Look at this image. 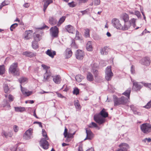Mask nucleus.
<instances>
[{
	"instance_id": "f257e3e1",
	"label": "nucleus",
	"mask_w": 151,
	"mask_h": 151,
	"mask_svg": "<svg viewBox=\"0 0 151 151\" xmlns=\"http://www.w3.org/2000/svg\"><path fill=\"white\" fill-rule=\"evenodd\" d=\"M108 116V113L103 108L98 114H95L93 117L94 120L99 125H101L105 122V118Z\"/></svg>"
},
{
	"instance_id": "f03ea898",
	"label": "nucleus",
	"mask_w": 151,
	"mask_h": 151,
	"mask_svg": "<svg viewBox=\"0 0 151 151\" xmlns=\"http://www.w3.org/2000/svg\"><path fill=\"white\" fill-rule=\"evenodd\" d=\"M113 98L114 106H119L120 105H124L128 102V99L124 96L118 98L116 96L114 95Z\"/></svg>"
},
{
	"instance_id": "7ed1b4c3",
	"label": "nucleus",
	"mask_w": 151,
	"mask_h": 151,
	"mask_svg": "<svg viewBox=\"0 0 151 151\" xmlns=\"http://www.w3.org/2000/svg\"><path fill=\"white\" fill-rule=\"evenodd\" d=\"M9 72L10 73L14 76H18L19 75V70L18 68V63H13L9 68Z\"/></svg>"
},
{
	"instance_id": "20e7f679",
	"label": "nucleus",
	"mask_w": 151,
	"mask_h": 151,
	"mask_svg": "<svg viewBox=\"0 0 151 151\" xmlns=\"http://www.w3.org/2000/svg\"><path fill=\"white\" fill-rule=\"evenodd\" d=\"M140 129L145 134H148L151 131V125L148 123H145L140 125Z\"/></svg>"
},
{
	"instance_id": "39448f33",
	"label": "nucleus",
	"mask_w": 151,
	"mask_h": 151,
	"mask_svg": "<svg viewBox=\"0 0 151 151\" xmlns=\"http://www.w3.org/2000/svg\"><path fill=\"white\" fill-rule=\"evenodd\" d=\"M105 78L108 81L110 80L113 76V73L111 70V66H108L105 70Z\"/></svg>"
},
{
	"instance_id": "423d86ee",
	"label": "nucleus",
	"mask_w": 151,
	"mask_h": 151,
	"mask_svg": "<svg viewBox=\"0 0 151 151\" xmlns=\"http://www.w3.org/2000/svg\"><path fill=\"white\" fill-rule=\"evenodd\" d=\"M41 38V36L39 34H36V36L34 37L35 40L32 42V47L33 49H36L39 47L38 42Z\"/></svg>"
},
{
	"instance_id": "0eeeda50",
	"label": "nucleus",
	"mask_w": 151,
	"mask_h": 151,
	"mask_svg": "<svg viewBox=\"0 0 151 151\" xmlns=\"http://www.w3.org/2000/svg\"><path fill=\"white\" fill-rule=\"evenodd\" d=\"M111 22L112 26L117 29H120L121 27L122 24L119 20L116 18L113 19Z\"/></svg>"
},
{
	"instance_id": "6e6552de",
	"label": "nucleus",
	"mask_w": 151,
	"mask_h": 151,
	"mask_svg": "<svg viewBox=\"0 0 151 151\" xmlns=\"http://www.w3.org/2000/svg\"><path fill=\"white\" fill-rule=\"evenodd\" d=\"M50 34L51 36L53 37H57L58 36L59 33L58 28L57 26L52 27L50 29Z\"/></svg>"
},
{
	"instance_id": "1a4fd4ad",
	"label": "nucleus",
	"mask_w": 151,
	"mask_h": 151,
	"mask_svg": "<svg viewBox=\"0 0 151 151\" xmlns=\"http://www.w3.org/2000/svg\"><path fill=\"white\" fill-rule=\"evenodd\" d=\"M47 140L45 138H42L40 142V146L45 150H47L49 148V145L48 142L47 141Z\"/></svg>"
},
{
	"instance_id": "9d476101",
	"label": "nucleus",
	"mask_w": 151,
	"mask_h": 151,
	"mask_svg": "<svg viewBox=\"0 0 151 151\" xmlns=\"http://www.w3.org/2000/svg\"><path fill=\"white\" fill-rule=\"evenodd\" d=\"M120 148L116 150L115 151H127V150L129 148V146L128 144L123 143H122L119 145Z\"/></svg>"
},
{
	"instance_id": "9b49d317",
	"label": "nucleus",
	"mask_w": 151,
	"mask_h": 151,
	"mask_svg": "<svg viewBox=\"0 0 151 151\" xmlns=\"http://www.w3.org/2000/svg\"><path fill=\"white\" fill-rule=\"evenodd\" d=\"M86 137L84 139L91 140L94 137V134L93 133L91 130L88 128H86Z\"/></svg>"
},
{
	"instance_id": "f8f14e48",
	"label": "nucleus",
	"mask_w": 151,
	"mask_h": 151,
	"mask_svg": "<svg viewBox=\"0 0 151 151\" xmlns=\"http://www.w3.org/2000/svg\"><path fill=\"white\" fill-rule=\"evenodd\" d=\"M140 63L142 65L147 66L150 63V58L147 57L144 58L140 60Z\"/></svg>"
},
{
	"instance_id": "ddd939ff",
	"label": "nucleus",
	"mask_w": 151,
	"mask_h": 151,
	"mask_svg": "<svg viewBox=\"0 0 151 151\" xmlns=\"http://www.w3.org/2000/svg\"><path fill=\"white\" fill-rule=\"evenodd\" d=\"M32 134V130L30 128L27 130L24 133L23 135V137L26 139H28L31 138Z\"/></svg>"
},
{
	"instance_id": "4468645a",
	"label": "nucleus",
	"mask_w": 151,
	"mask_h": 151,
	"mask_svg": "<svg viewBox=\"0 0 151 151\" xmlns=\"http://www.w3.org/2000/svg\"><path fill=\"white\" fill-rule=\"evenodd\" d=\"M76 58L78 60H82L84 56L83 51L81 50H78L76 52Z\"/></svg>"
},
{
	"instance_id": "2eb2a0df",
	"label": "nucleus",
	"mask_w": 151,
	"mask_h": 151,
	"mask_svg": "<svg viewBox=\"0 0 151 151\" xmlns=\"http://www.w3.org/2000/svg\"><path fill=\"white\" fill-rule=\"evenodd\" d=\"M51 75V73L50 70H46L45 73L43 75L44 78L43 81L44 82L48 81Z\"/></svg>"
},
{
	"instance_id": "dca6fc26",
	"label": "nucleus",
	"mask_w": 151,
	"mask_h": 151,
	"mask_svg": "<svg viewBox=\"0 0 151 151\" xmlns=\"http://www.w3.org/2000/svg\"><path fill=\"white\" fill-rule=\"evenodd\" d=\"M53 81L54 83L57 84H60L61 81V78L59 75H56L52 76Z\"/></svg>"
},
{
	"instance_id": "f3484780",
	"label": "nucleus",
	"mask_w": 151,
	"mask_h": 151,
	"mask_svg": "<svg viewBox=\"0 0 151 151\" xmlns=\"http://www.w3.org/2000/svg\"><path fill=\"white\" fill-rule=\"evenodd\" d=\"M130 23L128 21L124 22V25H121V27L120 30L123 31L128 30L130 27Z\"/></svg>"
},
{
	"instance_id": "a211bd4d",
	"label": "nucleus",
	"mask_w": 151,
	"mask_h": 151,
	"mask_svg": "<svg viewBox=\"0 0 151 151\" xmlns=\"http://www.w3.org/2000/svg\"><path fill=\"white\" fill-rule=\"evenodd\" d=\"M131 110L133 111V113L135 114H137L139 116L141 115V113L138 111V109L136 106L133 105H132L129 106Z\"/></svg>"
},
{
	"instance_id": "6ab92c4d",
	"label": "nucleus",
	"mask_w": 151,
	"mask_h": 151,
	"mask_svg": "<svg viewBox=\"0 0 151 151\" xmlns=\"http://www.w3.org/2000/svg\"><path fill=\"white\" fill-rule=\"evenodd\" d=\"M45 53L52 58H53L54 56L56 55V52L51 49H48L45 52Z\"/></svg>"
},
{
	"instance_id": "aec40b11",
	"label": "nucleus",
	"mask_w": 151,
	"mask_h": 151,
	"mask_svg": "<svg viewBox=\"0 0 151 151\" xmlns=\"http://www.w3.org/2000/svg\"><path fill=\"white\" fill-rule=\"evenodd\" d=\"M13 135V134L11 131L5 132L3 131L2 132V136L6 138L12 137Z\"/></svg>"
},
{
	"instance_id": "412c9836",
	"label": "nucleus",
	"mask_w": 151,
	"mask_h": 151,
	"mask_svg": "<svg viewBox=\"0 0 151 151\" xmlns=\"http://www.w3.org/2000/svg\"><path fill=\"white\" fill-rule=\"evenodd\" d=\"M131 80L133 82V88L135 91L139 90L141 88L142 86L138 83L132 81V80Z\"/></svg>"
},
{
	"instance_id": "4be33fe9",
	"label": "nucleus",
	"mask_w": 151,
	"mask_h": 151,
	"mask_svg": "<svg viewBox=\"0 0 151 151\" xmlns=\"http://www.w3.org/2000/svg\"><path fill=\"white\" fill-rule=\"evenodd\" d=\"M32 30L26 31L24 34V38L26 40L29 39L32 36Z\"/></svg>"
},
{
	"instance_id": "5701e85b",
	"label": "nucleus",
	"mask_w": 151,
	"mask_h": 151,
	"mask_svg": "<svg viewBox=\"0 0 151 151\" xmlns=\"http://www.w3.org/2000/svg\"><path fill=\"white\" fill-rule=\"evenodd\" d=\"M120 19L124 20V22L128 21L129 17L128 15L125 13H122L120 17Z\"/></svg>"
},
{
	"instance_id": "b1692460",
	"label": "nucleus",
	"mask_w": 151,
	"mask_h": 151,
	"mask_svg": "<svg viewBox=\"0 0 151 151\" xmlns=\"http://www.w3.org/2000/svg\"><path fill=\"white\" fill-rule=\"evenodd\" d=\"M20 87L21 88V91L23 94L27 96H28L31 94L32 93L31 91H27L26 89L25 88H22L21 84L20 85Z\"/></svg>"
},
{
	"instance_id": "393cba45",
	"label": "nucleus",
	"mask_w": 151,
	"mask_h": 151,
	"mask_svg": "<svg viewBox=\"0 0 151 151\" xmlns=\"http://www.w3.org/2000/svg\"><path fill=\"white\" fill-rule=\"evenodd\" d=\"M58 22L57 19L52 17H50L49 18V23L52 25L56 24Z\"/></svg>"
},
{
	"instance_id": "a878e982",
	"label": "nucleus",
	"mask_w": 151,
	"mask_h": 151,
	"mask_svg": "<svg viewBox=\"0 0 151 151\" xmlns=\"http://www.w3.org/2000/svg\"><path fill=\"white\" fill-rule=\"evenodd\" d=\"M131 89V88H128L126 91L122 93L123 95H124L127 97L126 98V99H128V102H129V99Z\"/></svg>"
},
{
	"instance_id": "bb28decb",
	"label": "nucleus",
	"mask_w": 151,
	"mask_h": 151,
	"mask_svg": "<svg viewBox=\"0 0 151 151\" xmlns=\"http://www.w3.org/2000/svg\"><path fill=\"white\" fill-rule=\"evenodd\" d=\"M22 54L23 55H25L26 56L30 58L33 57L35 55V53H34L32 52L28 51L24 52Z\"/></svg>"
},
{
	"instance_id": "cd10ccee",
	"label": "nucleus",
	"mask_w": 151,
	"mask_h": 151,
	"mask_svg": "<svg viewBox=\"0 0 151 151\" xmlns=\"http://www.w3.org/2000/svg\"><path fill=\"white\" fill-rule=\"evenodd\" d=\"M65 58H70L72 55V52L70 48H68L66 50Z\"/></svg>"
},
{
	"instance_id": "c85d7f7f",
	"label": "nucleus",
	"mask_w": 151,
	"mask_h": 151,
	"mask_svg": "<svg viewBox=\"0 0 151 151\" xmlns=\"http://www.w3.org/2000/svg\"><path fill=\"white\" fill-rule=\"evenodd\" d=\"M108 52V47L107 46L104 47L100 49V53L101 55H106L107 54Z\"/></svg>"
},
{
	"instance_id": "c756f323",
	"label": "nucleus",
	"mask_w": 151,
	"mask_h": 151,
	"mask_svg": "<svg viewBox=\"0 0 151 151\" xmlns=\"http://www.w3.org/2000/svg\"><path fill=\"white\" fill-rule=\"evenodd\" d=\"M86 47L88 51H92L93 50V47L91 42L90 41H88L87 43Z\"/></svg>"
},
{
	"instance_id": "7c9ffc66",
	"label": "nucleus",
	"mask_w": 151,
	"mask_h": 151,
	"mask_svg": "<svg viewBox=\"0 0 151 151\" xmlns=\"http://www.w3.org/2000/svg\"><path fill=\"white\" fill-rule=\"evenodd\" d=\"M65 29L67 32L69 33H73V26L70 25H68L65 26Z\"/></svg>"
},
{
	"instance_id": "2f4dec72",
	"label": "nucleus",
	"mask_w": 151,
	"mask_h": 151,
	"mask_svg": "<svg viewBox=\"0 0 151 151\" xmlns=\"http://www.w3.org/2000/svg\"><path fill=\"white\" fill-rule=\"evenodd\" d=\"M15 111L17 112H22L25 110L24 107L21 106L14 107Z\"/></svg>"
},
{
	"instance_id": "473e14b6",
	"label": "nucleus",
	"mask_w": 151,
	"mask_h": 151,
	"mask_svg": "<svg viewBox=\"0 0 151 151\" xmlns=\"http://www.w3.org/2000/svg\"><path fill=\"white\" fill-rule=\"evenodd\" d=\"M42 2L43 3V6L47 7L50 4L52 3L53 1L51 0H43Z\"/></svg>"
},
{
	"instance_id": "72a5a7b5",
	"label": "nucleus",
	"mask_w": 151,
	"mask_h": 151,
	"mask_svg": "<svg viewBox=\"0 0 151 151\" xmlns=\"http://www.w3.org/2000/svg\"><path fill=\"white\" fill-rule=\"evenodd\" d=\"M27 78L22 77L19 78V83L22 85L24 84L27 82Z\"/></svg>"
},
{
	"instance_id": "f704fd0d",
	"label": "nucleus",
	"mask_w": 151,
	"mask_h": 151,
	"mask_svg": "<svg viewBox=\"0 0 151 151\" xmlns=\"http://www.w3.org/2000/svg\"><path fill=\"white\" fill-rule=\"evenodd\" d=\"M75 78L76 81L79 82L81 81L82 79L84 78V77L80 74H78L76 76Z\"/></svg>"
},
{
	"instance_id": "c9c22d12",
	"label": "nucleus",
	"mask_w": 151,
	"mask_h": 151,
	"mask_svg": "<svg viewBox=\"0 0 151 151\" xmlns=\"http://www.w3.org/2000/svg\"><path fill=\"white\" fill-rule=\"evenodd\" d=\"M65 19V16H63L60 18L57 23V25L58 27L60 26L64 22Z\"/></svg>"
},
{
	"instance_id": "e433bc0d",
	"label": "nucleus",
	"mask_w": 151,
	"mask_h": 151,
	"mask_svg": "<svg viewBox=\"0 0 151 151\" xmlns=\"http://www.w3.org/2000/svg\"><path fill=\"white\" fill-rule=\"evenodd\" d=\"M74 104L76 108L78 110H80L81 109V106L79 101L78 100L74 101Z\"/></svg>"
},
{
	"instance_id": "4c0bfd02",
	"label": "nucleus",
	"mask_w": 151,
	"mask_h": 151,
	"mask_svg": "<svg viewBox=\"0 0 151 151\" xmlns=\"http://www.w3.org/2000/svg\"><path fill=\"white\" fill-rule=\"evenodd\" d=\"M87 78L88 81H91L93 80V76L90 72H88L87 74Z\"/></svg>"
},
{
	"instance_id": "58836bf2",
	"label": "nucleus",
	"mask_w": 151,
	"mask_h": 151,
	"mask_svg": "<svg viewBox=\"0 0 151 151\" xmlns=\"http://www.w3.org/2000/svg\"><path fill=\"white\" fill-rule=\"evenodd\" d=\"M3 88L5 93H7L9 92V89L7 84H4Z\"/></svg>"
},
{
	"instance_id": "ea45409f",
	"label": "nucleus",
	"mask_w": 151,
	"mask_h": 151,
	"mask_svg": "<svg viewBox=\"0 0 151 151\" xmlns=\"http://www.w3.org/2000/svg\"><path fill=\"white\" fill-rule=\"evenodd\" d=\"M5 73V68L4 65H0V75L4 74Z\"/></svg>"
},
{
	"instance_id": "a19ab883",
	"label": "nucleus",
	"mask_w": 151,
	"mask_h": 151,
	"mask_svg": "<svg viewBox=\"0 0 151 151\" xmlns=\"http://www.w3.org/2000/svg\"><path fill=\"white\" fill-rule=\"evenodd\" d=\"M6 105H3L2 106L4 108H6V109L7 110H9L10 109V105L7 100H6Z\"/></svg>"
},
{
	"instance_id": "79ce46f5",
	"label": "nucleus",
	"mask_w": 151,
	"mask_h": 151,
	"mask_svg": "<svg viewBox=\"0 0 151 151\" xmlns=\"http://www.w3.org/2000/svg\"><path fill=\"white\" fill-rule=\"evenodd\" d=\"M136 19L134 18H132L128 22H130V25L132 24L134 28L135 27V26H136L135 24V22H136Z\"/></svg>"
},
{
	"instance_id": "37998d69",
	"label": "nucleus",
	"mask_w": 151,
	"mask_h": 151,
	"mask_svg": "<svg viewBox=\"0 0 151 151\" xmlns=\"http://www.w3.org/2000/svg\"><path fill=\"white\" fill-rule=\"evenodd\" d=\"M42 134L43 137H44V138H45V139H49V138L47 136L46 132L44 129H42Z\"/></svg>"
},
{
	"instance_id": "c03bdc74",
	"label": "nucleus",
	"mask_w": 151,
	"mask_h": 151,
	"mask_svg": "<svg viewBox=\"0 0 151 151\" xmlns=\"http://www.w3.org/2000/svg\"><path fill=\"white\" fill-rule=\"evenodd\" d=\"M85 36L86 37H89V30L88 29H85Z\"/></svg>"
},
{
	"instance_id": "a18cd8bd",
	"label": "nucleus",
	"mask_w": 151,
	"mask_h": 151,
	"mask_svg": "<svg viewBox=\"0 0 151 151\" xmlns=\"http://www.w3.org/2000/svg\"><path fill=\"white\" fill-rule=\"evenodd\" d=\"M81 36V35L79 34V32L78 31L76 30V39L77 40H80Z\"/></svg>"
},
{
	"instance_id": "49530a36",
	"label": "nucleus",
	"mask_w": 151,
	"mask_h": 151,
	"mask_svg": "<svg viewBox=\"0 0 151 151\" xmlns=\"http://www.w3.org/2000/svg\"><path fill=\"white\" fill-rule=\"evenodd\" d=\"M18 25L17 23H14L12 24L10 27V29L11 31H12L13 29L16 27Z\"/></svg>"
},
{
	"instance_id": "de8ad7c7",
	"label": "nucleus",
	"mask_w": 151,
	"mask_h": 151,
	"mask_svg": "<svg viewBox=\"0 0 151 151\" xmlns=\"http://www.w3.org/2000/svg\"><path fill=\"white\" fill-rule=\"evenodd\" d=\"M88 127L90 128H92L93 127H98V126L96 123L94 122H92L89 125Z\"/></svg>"
},
{
	"instance_id": "09e8293b",
	"label": "nucleus",
	"mask_w": 151,
	"mask_h": 151,
	"mask_svg": "<svg viewBox=\"0 0 151 151\" xmlns=\"http://www.w3.org/2000/svg\"><path fill=\"white\" fill-rule=\"evenodd\" d=\"M141 83L142 84H143L145 86L148 87V88L151 89V83H146L143 82H142Z\"/></svg>"
},
{
	"instance_id": "8fccbe9b",
	"label": "nucleus",
	"mask_w": 151,
	"mask_h": 151,
	"mask_svg": "<svg viewBox=\"0 0 151 151\" xmlns=\"http://www.w3.org/2000/svg\"><path fill=\"white\" fill-rule=\"evenodd\" d=\"M79 89L77 88H75L73 90V93L74 94L77 95L79 94Z\"/></svg>"
},
{
	"instance_id": "3c124183",
	"label": "nucleus",
	"mask_w": 151,
	"mask_h": 151,
	"mask_svg": "<svg viewBox=\"0 0 151 151\" xmlns=\"http://www.w3.org/2000/svg\"><path fill=\"white\" fill-rule=\"evenodd\" d=\"M134 14L138 18H141V15L139 11H136L134 12Z\"/></svg>"
},
{
	"instance_id": "603ef678",
	"label": "nucleus",
	"mask_w": 151,
	"mask_h": 151,
	"mask_svg": "<svg viewBox=\"0 0 151 151\" xmlns=\"http://www.w3.org/2000/svg\"><path fill=\"white\" fill-rule=\"evenodd\" d=\"M151 106V101H150L147 104L144 106L145 108L147 109H149L150 108Z\"/></svg>"
},
{
	"instance_id": "864d4df0",
	"label": "nucleus",
	"mask_w": 151,
	"mask_h": 151,
	"mask_svg": "<svg viewBox=\"0 0 151 151\" xmlns=\"http://www.w3.org/2000/svg\"><path fill=\"white\" fill-rule=\"evenodd\" d=\"M94 4L95 5H98L100 4V0H93Z\"/></svg>"
},
{
	"instance_id": "5fc2aeb1",
	"label": "nucleus",
	"mask_w": 151,
	"mask_h": 151,
	"mask_svg": "<svg viewBox=\"0 0 151 151\" xmlns=\"http://www.w3.org/2000/svg\"><path fill=\"white\" fill-rule=\"evenodd\" d=\"M68 6L70 7H73L76 6V4H74V2L72 1L71 2L69 3L68 4Z\"/></svg>"
},
{
	"instance_id": "6e6d98bb",
	"label": "nucleus",
	"mask_w": 151,
	"mask_h": 151,
	"mask_svg": "<svg viewBox=\"0 0 151 151\" xmlns=\"http://www.w3.org/2000/svg\"><path fill=\"white\" fill-rule=\"evenodd\" d=\"M41 66L44 69L46 70V71L49 70L48 69L50 68L48 66L44 64H42Z\"/></svg>"
},
{
	"instance_id": "4d7b16f0",
	"label": "nucleus",
	"mask_w": 151,
	"mask_h": 151,
	"mask_svg": "<svg viewBox=\"0 0 151 151\" xmlns=\"http://www.w3.org/2000/svg\"><path fill=\"white\" fill-rule=\"evenodd\" d=\"M68 133V129L66 128H65L64 130V132L63 134V135L65 137H67V135Z\"/></svg>"
},
{
	"instance_id": "13d9d810",
	"label": "nucleus",
	"mask_w": 151,
	"mask_h": 151,
	"mask_svg": "<svg viewBox=\"0 0 151 151\" xmlns=\"http://www.w3.org/2000/svg\"><path fill=\"white\" fill-rule=\"evenodd\" d=\"M8 99H9V101H13L14 98L13 96L9 94L8 96Z\"/></svg>"
},
{
	"instance_id": "bf43d9fd",
	"label": "nucleus",
	"mask_w": 151,
	"mask_h": 151,
	"mask_svg": "<svg viewBox=\"0 0 151 151\" xmlns=\"http://www.w3.org/2000/svg\"><path fill=\"white\" fill-rule=\"evenodd\" d=\"M66 137L70 138H72L73 137V134H72V133H70L69 132L67 135Z\"/></svg>"
},
{
	"instance_id": "052dcab7",
	"label": "nucleus",
	"mask_w": 151,
	"mask_h": 151,
	"mask_svg": "<svg viewBox=\"0 0 151 151\" xmlns=\"http://www.w3.org/2000/svg\"><path fill=\"white\" fill-rule=\"evenodd\" d=\"M14 130L15 132H17L18 130V128L17 125H14L13 127Z\"/></svg>"
},
{
	"instance_id": "680f3d73",
	"label": "nucleus",
	"mask_w": 151,
	"mask_h": 151,
	"mask_svg": "<svg viewBox=\"0 0 151 151\" xmlns=\"http://www.w3.org/2000/svg\"><path fill=\"white\" fill-rule=\"evenodd\" d=\"M134 70L133 66L132 65L131 67V72L132 74H134Z\"/></svg>"
},
{
	"instance_id": "e2e57ef3",
	"label": "nucleus",
	"mask_w": 151,
	"mask_h": 151,
	"mask_svg": "<svg viewBox=\"0 0 151 151\" xmlns=\"http://www.w3.org/2000/svg\"><path fill=\"white\" fill-rule=\"evenodd\" d=\"M29 6V3H26L23 5V6L25 8H28Z\"/></svg>"
},
{
	"instance_id": "0e129e2a",
	"label": "nucleus",
	"mask_w": 151,
	"mask_h": 151,
	"mask_svg": "<svg viewBox=\"0 0 151 151\" xmlns=\"http://www.w3.org/2000/svg\"><path fill=\"white\" fill-rule=\"evenodd\" d=\"M1 4H2V5L4 6L5 5H7L8 4V3L7 1H4L2 2Z\"/></svg>"
},
{
	"instance_id": "69168bd1",
	"label": "nucleus",
	"mask_w": 151,
	"mask_h": 151,
	"mask_svg": "<svg viewBox=\"0 0 151 151\" xmlns=\"http://www.w3.org/2000/svg\"><path fill=\"white\" fill-rule=\"evenodd\" d=\"M88 1V0H79V2L80 3H85Z\"/></svg>"
},
{
	"instance_id": "338daca9",
	"label": "nucleus",
	"mask_w": 151,
	"mask_h": 151,
	"mask_svg": "<svg viewBox=\"0 0 151 151\" xmlns=\"http://www.w3.org/2000/svg\"><path fill=\"white\" fill-rule=\"evenodd\" d=\"M80 12L83 15L86 13L87 11L86 10H85L84 11H81Z\"/></svg>"
},
{
	"instance_id": "774afa93",
	"label": "nucleus",
	"mask_w": 151,
	"mask_h": 151,
	"mask_svg": "<svg viewBox=\"0 0 151 151\" xmlns=\"http://www.w3.org/2000/svg\"><path fill=\"white\" fill-rule=\"evenodd\" d=\"M72 46H74V47H75V41L73 40H72V42L71 44Z\"/></svg>"
}]
</instances>
